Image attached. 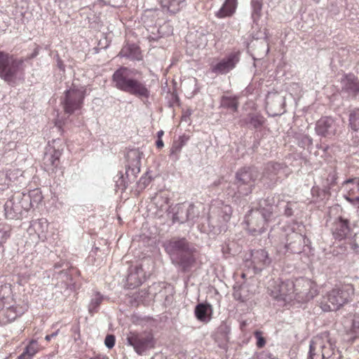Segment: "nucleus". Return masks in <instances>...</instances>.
Wrapping results in <instances>:
<instances>
[{"instance_id": "1", "label": "nucleus", "mask_w": 359, "mask_h": 359, "mask_svg": "<svg viewBox=\"0 0 359 359\" xmlns=\"http://www.w3.org/2000/svg\"><path fill=\"white\" fill-rule=\"evenodd\" d=\"M318 294V285L309 279L298 278L286 280L278 285V293L274 296L285 304L295 305L309 302Z\"/></svg>"}, {"instance_id": "2", "label": "nucleus", "mask_w": 359, "mask_h": 359, "mask_svg": "<svg viewBox=\"0 0 359 359\" xmlns=\"http://www.w3.org/2000/svg\"><path fill=\"white\" fill-rule=\"evenodd\" d=\"M137 73L138 72L135 69L121 67L114 72L111 80L117 89L139 97L148 98L149 90L146 85L134 78Z\"/></svg>"}, {"instance_id": "3", "label": "nucleus", "mask_w": 359, "mask_h": 359, "mask_svg": "<svg viewBox=\"0 0 359 359\" xmlns=\"http://www.w3.org/2000/svg\"><path fill=\"white\" fill-rule=\"evenodd\" d=\"M24 60L5 51H0V78L7 84L15 86L25 74Z\"/></svg>"}, {"instance_id": "4", "label": "nucleus", "mask_w": 359, "mask_h": 359, "mask_svg": "<svg viewBox=\"0 0 359 359\" xmlns=\"http://www.w3.org/2000/svg\"><path fill=\"white\" fill-rule=\"evenodd\" d=\"M351 285L340 284L335 285L323 296L320 306L325 312L336 311L348 303L353 294Z\"/></svg>"}, {"instance_id": "5", "label": "nucleus", "mask_w": 359, "mask_h": 359, "mask_svg": "<svg viewBox=\"0 0 359 359\" xmlns=\"http://www.w3.org/2000/svg\"><path fill=\"white\" fill-rule=\"evenodd\" d=\"M339 357V351L329 333L323 332L313 337L308 359H335Z\"/></svg>"}, {"instance_id": "6", "label": "nucleus", "mask_w": 359, "mask_h": 359, "mask_svg": "<svg viewBox=\"0 0 359 359\" xmlns=\"http://www.w3.org/2000/svg\"><path fill=\"white\" fill-rule=\"evenodd\" d=\"M86 90L85 88L71 87L64 92L60 98V104L64 112L72 115L76 111L81 110L86 97Z\"/></svg>"}, {"instance_id": "7", "label": "nucleus", "mask_w": 359, "mask_h": 359, "mask_svg": "<svg viewBox=\"0 0 359 359\" xmlns=\"http://www.w3.org/2000/svg\"><path fill=\"white\" fill-rule=\"evenodd\" d=\"M128 341L140 355L147 348H154L155 344L152 333L147 332L142 333H130L128 337Z\"/></svg>"}, {"instance_id": "8", "label": "nucleus", "mask_w": 359, "mask_h": 359, "mask_svg": "<svg viewBox=\"0 0 359 359\" xmlns=\"http://www.w3.org/2000/svg\"><path fill=\"white\" fill-rule=\"evenodd\" d=\"M259 177V172L254 167H244L236 172V180L238 187L240 188L242 185L247 186L245 191L243 193L245 195L251 193L255 183Z\"/></svg>"}, {"instance_id": "9", "label": "nucleus", "mask_w": 359, "mask_h": 359, "mask_svg": "<svg viewBox=\"0 0 359 359\" xmlns=\"http://www.w3.org/2000/svg\"><path fill=\"white\" fill-rule=\"evenodd\" d=\"M271 212L263 213L259 210L251 211L246 217L248 229L253 233H261L269 221Z\"/></svg>"}, {"instance_id": "10", "label": "nucleus", "mask_w": 359, "mask_h": 359, "mask_svg": "<svg viewBox=\"0 0 359 359\" xmlns=\"http://www.w3.org/2000/svg\"><path fill=\"white\" fill-rule=\"evenodd\" d=\"M328 226L334 239L342 241L348 238L351 233L350 222L348 219L339 216L330 219Z\"/></svg>"}, {"instance_id": "11", "label": "nucleus", "mask_w": 359, "mask_h": 359, "mask_svg": "<svg viewBox=\"0 0 359 359\" xmlns=\"http://www.w3.org/2000/svg\"><path fill=\"white\" fill-rule=\"evenodd\" d=\"M238 61L236 54L231 53L219 60H213L210 65V70L215 74H226L232 70Z\"/></svg>"}, {"instance_id": "12", "label": "nucleus", "mask_w": 359, "mask_h": 359, "mask_svg": "<svg viewBox=\"0 0 359 359\" xmlns=\"http://www.w3.org/2000/svg\"><path fill=\"white\" fill-rule=\"evenodd\" d=\"M165 249L173 258L180 253L187 252L190 248L188 241L185 238H173L164 244Z\"/></svg>"}, {"instance_id": "13", "label": "nucleus", "mask_w": 359, "mask_h": 359, "mask_svg": "<svg viewBox=\"0 0 359 359\" xmlns=\"http://www.w3.org/2000/svg\"><path fill=\"white\" fill-rule=\"evenodd\" d=\"M251 260L254 269L258 271H262L271 262L269 253L263 249L253 250L251 253Z\"/></svg>"}, {"instance_id": "14", "label": "nucleus", "mask_w": 359, "mask_h": 359, "mask_svg": "<svg viewBox=\"0 0 359 359\" xmlns=\"http://www.w3.org/2000/svg\"><path fill=\"white\" fill-rule=\"evenodd\" d=\"M162 11L168 15L180 13L187 5V0H160Z\"/></svg>"}, {"instance_id": "15", "label": "nucleus", "mask_w": 359, "mask_h": 359, "mask_svg": "<svg viewBox=\"0 0 359 359\" xmlns=\"http://www.w3.org/2000/svg\"><path fill=\"white\" fill-rule=\"evenodd\" d=\"M304 244V237L302 234L292 231L287 234L285 248L292 253H299L302 251Z\"/></svg>"}, {"instance_id": "16", "label": "nucleus", "mask_w": 359, "mask_h": 359, "mask_svg": "<svg viewBox=\"0 0 359 359\" xmlns=\"http://www.w3.org/2000/svg\"><path fill=\"white\" fill-rule=\"evenodd\" d=\"M316 133L323 137L334 135L335 133V124L332 118L323 117L321 118L316 124Z\"/></svg>"}, {"instance_id": "17", "label": "nucleus", "mask_w": 359, "mask_h": 359, "mask_svg": "<svg viewBox=\"0 0 359 359\" xmlns=\"http://www.w3.org/2000/svg\"><path fill=\"white\" fill-rule=\"evenodd\" d=\"M344 187L346 191V198L352 203L359 202V178L347 180Z\"/></svg>"}, {"instance_id": "18", "label": "nucleus", "mask_w": 359, "mask_h": 359, "mask_svg": "<svg viewBox=\"0 0 359 359\" xmlns=\"http://www.w3.org/2000/svg\"><path fill=\"white\" fill-rule=\"evenodd\" d=\"M25 309L19 305L11 306L6 309L0 311V319L3 323H8L13 321L18 316L24 313Z\"/></svg>"}, {"instance_id": "19", "label": "nucleus", "mask_w": 359, "mask_h": 359, "mask_svg": "<svg viewBox=\"0 0 359 359\" xmlns=\"http://www.w3.org/2000/svg\"><path fill=\"white\" fill-rule=\"evenodd\" d=\"M60 153L57 150L46 153L43 158L44 169L48 172H55L60 164Z\"/></svg>"}, {"instance_id": "20", "label": "nucleus", "mask_w": 359, "mask_h": 359, "mask_svg": "<svg viewBox=\"0 0 359 359\" xmlns=\"http://www.w3.org/2000/svg\"><path fill=\"white\" fill-rule=\"evenodd\" d=\"M212 311V306L210 304L204 303L197 304L194 309L195 316L201 322H208L210 320Z\"/></svg>"}, {"instance_id": "21", "label": "nucleus", "mask_w": 359, "mask_h": 359, "mask_svg": "<svg viewBox=\"0 0 359 359\" xmlns=\"http://www.w3.org/2000/svg\"><path fill=\"white\" fill-rule=\"evenodd\" d=\"M194 252V250L190 248L187 250V252H184L183 253L179 254L175 257H174V259H175V262L183 268L184 270H187L195 262Z\"/></svg>"}, {"instance_id": "22", "label": "nucleus", "mask_w": 359, "mask_h": 359, "mask_svg": "<svg viewBox=\"0 0 359 359\" xmlns=\"http://www.w3.org/2000/svg\"><path fill=\"white\" fill-rule=\"evenodd\" d=\"M342 88L349 93L355 95L359 92V81L353 74L344 76L341 79Z\"/></svg>"}, {"instance_id": "23", "label": "nucleus", "mask_w": 359, "mask_h": 359, "mask_svg": "<svg viewBox=\"0 0 359 359\" xmlns=\"http://www.w3.org/2000/svg\"><path fill=\"white\" fill-rule=\"evenodd\" d=\"M41 349L40 344L35 339L29 341L25 348L23 352L18 356V359H31Z\"/></svg>"}, {"instance_id": "24", "label": "nucleus", "mask_w": 359, "mask_h": 359, "mask_svg": "<svg viewBox=\"0 0 359 359\" xmlns=\"http://www.w3.org/2000/svg\"><path fill=\"white\" fill-rule=\"evenodd\" d=\"M237 0H226L216 15L219 18L231 16L235 12Z\"/></svg>"}, {"instance_id": "25", "label": "nucleus", "mask_w": 359, "mask_h": 359, "mask_svg": "<svg viewBox=\"0 0 359 359\" xmlns=\"http://www.w3.org/2000/svg\"><path fill=\"white\" fill-rule=\"evenodd\" d=\"M143 270L141 267H137L134 272H131L127 278V285L129 288H135L142 283V278L140 276L142 273Z\"/></svg>"}, {"instance_id": "26", "label": "nucleus", "mask_w": 359, "mask_h": 359, "mask_svg": "<svg viewBox=\"0 0 359 359\" xmlns=\"http://www.w3.org/2000/svg\"><path fill=\"white\" fill-rule=\"evenodd\" d=\"M238 106V102L236 98L226 96L222 97L221 100V107L236 111Z\"/></svg>"}, {"instance_id": "27", "label": "nucleus", "mask_w": 359, "mask_h": 359, "mask_svg": "<svg viewBox=\"0 0 359 359\" xmlns=\"http://www.w3.org/2000/svg\"><path fill=\"white\" fill-rule=\"evenodd\" d=\"M251 5L252 8V17L255 22L259 20L262 15V0H252Z\"/></svg>"}, {"instance_id": "28", "label": "nucleus", "mask_w": 359, "mask_h": 359, "mask_svg": "<svg viewBox=\"0 0 359 359\" xmlns=\"http://www.w3.org/2000/svg\"><path fill=\"white\" fill-rule=\"evenodd\" d=\"M11 228L5 223L0 224V245L6 242L11 236Z\"/></svg>"}, {"instance_id": "29", "label": "nucleus", "mask_w": 359, "mask_h": 359, "mask_svg": "<svg viewBox=\"0 0 359 359\" xmlns=\"http://www.w3.org/2000/svg\"><path fill=\"white\" fill-rule=\"evenodd\" d=\"M11 177L4 172L0 171V190L8 189L11 186Z\"/></svg>"}, {"instance_id": "30", "label": "nucleus", "mask_w": 359, "mask_h": 359, "mask_svg": "<svg viewBox=\"0 0 359 359\" xmlns=\"http://www.w3.org/2000/svg\"><path fill=\"white\" fill-rule=\"evenodd\" d=\"M349 121L352 129L357 130L359 128V109H357L351 113Z\"/></svg>"}, {"instance_id": "31", "label": "nucleus", "mask_w": 359, "mask_h": 359, "mask_svg": "<svg viewBox=\"0 0 359 359\" xmlns=\"http://www.w3.org/2000/svg\"><path fill=\"white\" fill-rule=\"evenodd\" d=\"M336 177L334 175H329L323 184V191L326 194H330V190L336 185Z\"/></svg>"}, {"instance_id": "32", "label": "nucleus", "mask_w": 359, "mask_h": 359, "mask_svg": "<svg viewBox=\"0 0 359 359\" xmlns=\"http://www.w3.org/2000/svg\"><path fill=\"white\" fill-rule=\"evenodd\" d=\"M264 121L265 119L263 116L255 114L250 117V123L252 124L254 128H258L264 124Z\"/></svg>"}, {"instance_id": "33", "label": "nucleus", "mask_w": 359, "mask_h": 359, "mask_svg": "<svg viewBox=\"0 0 359 359\" xmlns=\"http://www.w3.org/2000/svg\"><path fill=\"white\" fill-rule=\"evenodd\" d=\"M254 336L257 339L256 345L259 348H263L266 344V339L263 337V332L260 330H256Z\"/></svg>"}, {"instance_id": "34", "label": "nucleus", "mask_w": 359, "mask_h": 359, "mask_svg": "<svg viewBox=\"0 0 359 359\" xmlns=\"http://www.w3.org/2000/svg\"><path fill=\"white\" fill-rule=\"evenodd\" d=\"M180 142L179 143L175 142L172 144L171 150H170L171 154L178 153L181 151L182 147L185 144V141L184 140L182 137H180Z\"/></svg>"}, {"instance_id": "35", "label": "nucleus", "mask_w": 359, "mask_h": 359, "mask_svg": "<svg viewBox=\"0 0 359 359\" xmlns=\"http://www.w3.org/2000/svg\"><path fill=\"white\" fill-rule=\"evenodd\" d=\"M104 344L109 348H112L115 344V337L112 334H108L105 337Z\"/></svg>"}, {"instance_id": "36", "label": "nucleus", "mask_w": 359, "mask_h": 359, "mask_svg": "<svg viewBox=\"0 0 359 359\" xmlns=\"http://www.w3.org/2000/svg\"><path fill=\"white\" fill-rule=\"evenodd\" d=\"M352 332L354 337H359V320H354L352 325Z\"/></svg>"}, {"instance_id": "37", "label": "nucleus", "mask_w": 359, "mask_h": 359, "mask_svg": "<svg viewBox=\"0 0 359 359\" xmlns=\"http://www.w3.org/2000/svg\"><path fill=\"white\" fill-rule=\"evenodd\" d=\"M102 300H103L102 296L100 293H97V294H96L95 298L92 300L91 304L94 306L97 307V306H100V304L102 303Z\"/></svg>"}, {"instance_id": "38", "label": "nucleus", "mask_w": 359, "mask_h": 359, "mask_svg": "<svg viewBox=\"0 0 359 359\" xmlns=\"http://www.w3.org/2000/svg\"><path fill=\"white\" fill-rule=\"evenodd\" d=\"M29 278V275H27V276H25L24 275H19L18 280V285H23L25 283H26L28 281Z\"/></svg>"}, {"instance_id": "39", "label": "nucleus", "mask_w": 359, "mask_h": 359, "mask_svg": "<svg viewBox=\"0 0 359 359\" xmlns=\"http://www.w3.org/2000/svg\"><path fill=\"white\" fill-rule=\"evenodd\" d=\"M156 145L158 149H162L164 146L162 139H158L157 141L156 142Z\"/></svg>"}, {"instance_id": "40", "label": "nucleus", "mask_w": 359, "mask_h": 359, "mask_svg": "<svg viewBox=\"0 0 359 359\" xmlns=\"http://www.w3.org/2000/svg\"><path fill=\"white\" fill-rule=\"evenodd\" d=\"M292 214V209L287 205L285 210V215L289 217V216H291Z\"/></svg>"}, {"instance_id": "41", "label": "nucleus", "mask_w": 359, "mask_h": 359, "mask_svg": "<svg viewBox=\"0 0 359 359\" xmlns=\"http://www.w3.org/2000/svg\"><path fill=\"white\" fill-rule=\"evenodd\" d=\"M56 335H57V332H55V333H53V334H48V335H46V336L45 339H46V341H50L53 337H55Z\"/></svg>"}, {"instance_id": "42", "label": "nucleus", "mask_w": 359, "mask_h": 359, "mask_svg": "<svg viewBox=\"0 0 359 359\" xmlns=\"http://www.w3.org/2000/svg\"><path fill=\"white\" fill-rule=\"evenodd\" d=\"M164 134V132L163 130H159L158 133H157V137H158V139H161L162 136Z\"/></svg>"}, {"instance_id": "43", "label": "nucleus", "mask_w": 359, "mask_h": 359, "mask_svg": "<svg viewBox=\"0 0 359 359\" xmlns=\"http://www.w3.org/2000/svg\"><path fill=\"white\" fill-rule=\"evenodd\" d=\"M91 359H107V358H105L104 357H100V356H95L94 358H92Z\"/></svg>"}]
</instances>
